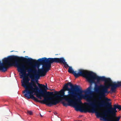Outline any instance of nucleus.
Returning <instances> with one entry per match:
<instances>
[{
  "label": "nucleus",
  "mask_w": 121,
  "mask_h": 121,
  "mask_svg": "<svg viewBox=\"0 0 121 121\" xmlns=\"http://www.w3.org/2000/svg\"><path fill=\"white\" fill-rule=\"evenodd\" d=\"M100 120H102V119H100Z\"/></svg>",
  "instance_id": "dca6fc26"
},
{
  "label": "nucleus",
  "mask_w": 121,
  "mask_h": 121,
  "mask_svg": "<svg viewBox=\"0 0 121 121\" xmlns=\"http://www.w3.org/2000/svg\"><path fill=\"white\" fill-rule=\"evenodd\" d=\"M67 101L68 102V104L64 102H62V103L64 106L67 107L68 106H70L73 102V101L72 99V101L70 103H69L68 101Z\"/></svg>",
  "instance_id": "9d476101"
},
{
  "label": "nucleus",
  "mask_w": 121,
  "mask_h": 121,
  "mask_svg": "<svg viewBox=\"0 0 121 121\" xmlns=\"http://www.w3.org/2000/svg\"><path fill=\"white\" fill-rule=\"evenodd\" d=\"M82 121V120H79V121Z\"/></svg>",
  "instance_id": "f3484780"
},
{
  "label": "nucleus",
  "mask_w": 121,
  "mask_h": 121,
  "mask_svg": "<svg viewBox=\"0 0 121 121\" xmlns=\"http://www.w3.org/2000/svg\"><path fill=\"white\" fill-rule=\"evenodd\" d=\"M68 72L73 74L76 78L79 76H82L85 78L90 83L94 82V80L95 79H97V82H99L100 80H104V78L103 77L98 76L96 74L92 72H89L82 69H79L78 72L77 73V71H74L71 67H69Z\"/></svg>",
  "instance_id": "20e7f679"
},
{
  "label": "nucleus",
  "mask_w": 121,
  "mask_h": 121,
  "mask_svg": "<svg viewBox=\"0 0 121 121\" xmlns=\"http://www.w3.org/2000/svg\"><path fill=\"white\" fill-rule=\"evenodd\" d=\"M97 104H94L93 103H88V104L96 108H99L101 107L109 108L107 110L108 112H113L116 113L117 111L116 110L117 109H119L120 110L121 108L120 107V105L118 104H114L113 106V107H112L111 103L109 102L105 101H102L100 102H97Z\"/></svg>",
  "instance_id": "423d86ee"
},
{
  "label": "nucleus",
  "mask_w": 121,
  "mask_h": 121,
  "mask_svg": "<svg viewBox=\"0 0 121 121\" xmlns=\"http://www.w3.org/2000/svg\"><path fill=\"white\" fill-rule=\"evenodd\" d=\"M40 115L41 117H42L43 116L42 115L40 114Z\"/></svg>",
  "instance_id": "4468645a"
},
{
  "label": "nucleus",
  "mask_w": 121,
  "mask_h": 121,
  "mask_svg": "<svg viewBox=\"0 0 121 121\" xmlns=\"http://www.w3.org/2000/svg\"><path fill=\"white\" fill-rule=\"evenodd\" d=\"M54 114L55 115H56V114H57V113L56 112H54Z\"/></svg>",
  "instance_id": "ddd939ff"
},
{
  "label": "nucleus",
  "mask_w": 121,
  "mask_h": 121,
  "mask_svg": "<svg viewBox=\"0 0 121 121\" xmlns=\"http://www.w3.org/2000/svg\"><path fill=\"white\" fill-rule=\"evenodd\" d=\"M91 86L88 87L86 91H83L80 86L77 85H74L73 88V96L71 97V99L73 98L75 101L74 103V107L75 108V110L78 111H80L81 112L86 113L87 112L94 113L96 108L88 104V103H93L94 104H95V103L98 102H96L95 100L91 101L90 100H88V103H85V104L87 106L91 107L92 108L90 110H88L89 108L82 107V104L81 100L82 99H90L91 97L89 96L87 93H90L91 92Z\"/></svg>",
  "instance_id": "f03ea898"
},
{
  "label": "nucleus",
  "mask_w": 121,
  "mask_h": 121,
  "mask_svg": "<svg viewBox=\"0 0 121 121\" xmlns=\"http://www.w3.org/2000/svg\"><path fill=\"white\" fill-rule=\"evenodd\" d=\"M13 51H11V52H13Z\"/></svg>",
  "instance_id": "a211bd4d"
},
{
  "label": "nucleus",
  "mask_w": 121,
  "mask_h": 121,
  "mask_svg": "<svg viewBox=\"0 0 121 121\" xmlns=\"http://www.w3.org/2000/svg\"><path fill=\"white\" fill-rule=\"evenodd\" d=\"M29 77L31 79L30 82H29L30 79L28 77L23 79V81L22 82V86L25 88V90L23 92V93H25L24 96L28 99L31 98L35 101L40 102L41 101L39 100L37 98L34 96L33 93H35L37 97L41 99L42 97L48 96L50 95L53 94L52 92L47 91V85L40 84L38 83L40 89L39 90V88L36 85L35 82V78L36 81L37 83L38 82V79L39 78V76L38 74H30Z\"/></svg>",
  "instance_id": "f257e3e1"
},
{
  "label": "nucleus",
  "mask_w": 121,
  "mask_h": 121,
  "mask_svg": "<svg viewBox=\"0 0 121 121\" xmlns=\"http://www.w3.org/2000/svg\"><path fill=\"white\" fill-rule=\"evenodd\" d=\"M99 108H96L94 113H96L97 117H102L103 120L105 121H114L117 119H120L121 116H116V113L113 112H108V111H105L102 113H100L98 111Z\"/></svg>",
  "instance_id": "0eeeda50"
},
{
  "label": "nucleus",
  "mask_w": 121,
  "mask_h": 121,
  "mask_svg": "<svg viewBox=\"0 0 121 121\" xmlns=\"http://www.w3.org/2000/svg\"><path fill=\"white\" fill-rule=\"evenodd\" d=\"M73 85L71 82H69L64 85L63 89L60 91L61 95L59 94L56 91L49 92L53 94L48 96H46L44 97V99L40 102L44 104L49 106H51L53 105H56L59 103L60 101L62 100L68 101L69 103L72 101L71 97L73 96Z\"/></svg>",
  "instance_id": "7ed1b4c3"
},
{
  "label": "nucleus",
  "mask_w": 121,
  "mask_h": 121,
  "mask_svg": "<svg viewBox=\"0 0 121 121\" xmlns=\"http://www.w3.org/2000/svg\"><path fill=\"white\" fill-rule=\"evenodd\" d=\"M48 64L47 65L48 68V70L50 69L51 67L52 64L53 63H59L60 64H63L64 65V67L66 68L69 66L67 62L65 61V60L63 57L60 58H47Z\"/></svg>",
  "instance_id": "6e6552de"
},
{
  "label": "nucleus",
  "mask_w": 121,
  "mask_h": 121,
  "mask_svg": "<svg viewBox=\"0 0 121 121\" xmlns=\"http://www.w3.org/2000/svg\"><path fill=\"white\" fill-rule=\"evenodd\" d=\"M27 113L30 115H32V112L30 111H27Z\"/></svg>",
  "instance_id": "f8f14e48"
},
{
  "label": "nucleus",
  "mask_w": 121,
  "mask_h": 121,
  "mask_svg": "<svg viewBox=\"0 0 121 121\" xmlns=\"http://www.w3.org/2000/svg\"><path fill=\"white\" fill-rule=\"evenodd\" d=\"M120 107L121 108V106L120 105Z\"/></svg>",
  "instance_id": "2eb2a0df"
},
{
  "label": "nucleus",
  "mask_w": 121,
  "mask_h": 121,
  "mask_svg": "<svg viewBox=\"0 0 121 121\" xmlns=\"http://www.w3.org/2000/svg\"><path fill=\"white\" fill-rule=\"evenodd\" d=\"M107 99L108 100H109V99Z\"/></svg>",
  "instance_id": "6ab92c4d"
},
{
  "label": "nucleus",
  "mask_w": 121,
  "mask_h": 121,
  "mask_svg": "<svg viewBox=\"0 0 121 121\" xmlns=\"http://www.w3.org/2000/svg\"><path fill=\"white\" fill-rule=\"evenodd\" d=\"M67 101L68 102V104L64 102H62V103L64 106L67 107L68 106H70L73 102V101L72 99V101L70 103H69L68 101Z\"/></svg>",
  "instance_id": "9b49d317"
},
{
  "label": "nucleus",
  "mask_w": 121,
  "mask_h": 121,
  "mask_svg": "<svg viewBox=\"0 0 121 121\" xmlns=\"http://www.w3.org/2000/svg\"><path fill=\"white\" fill-rule=\"evenodd\" d=\"M99 93L100 94L99 97V99H101L102 97H104L105 96V94L111 93V91H108L104 88H98V90L97 91H95Z\"/></svg>",
  "instance_id": "1a4fd4ad"
},
{
  "label": "nucleus",
  "mask_w": 121,
  "mask_h": 121,
  "mask_svg": "<svg viewBox=\"0 0 121 121\" xmlns=\"http://www.w3.org/2000/svg\"><path fill=\"white\" fill-rule=\"evenodd\" d=\"M99 77H104V80H100L99 82H98L97 79L94 80L95 82L92 83H95V86L94 88L95 91H97L98 88H104L108 91L110 87H111V93H115L116 91V89L117 87L121 86V81H118L116 83L115 82H112L110 78H106L105 77L103 76Z\"/></svg>",
  "instance_id": "39448f33"
}]
</instances>
